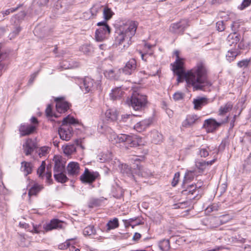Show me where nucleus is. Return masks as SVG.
I'll return each mask as SVG.
<instances>
[{"mask_svg":"<svg viewBox=\"0 0 251 251\" xmlns=\"http://www.w3.org/2000/svg\"><path fill=\"white\" fill-rule=\"evenodd\" d=\"M136 219L134 218H131L127 220H125V223L126 226H131V223L134 221H135Z\"/></svg>","mask_w":251,"mask_h":251,"instance_id":"obj_64","label":"nucleus"},{"mask_svg":"<svg viewBox=\"0 0 251 251\" xmlns=\"http://www.w3.org/2000/svg\"><path fill=\"white\" fill-rule=\"evenodd\" d=\"M76 123L74 117L68 116L63 119L62 124L58 129V133L60 138L65 141H69L74 134L72 125Z\"/></svg>","mask_w":251,"mask_h":251,"instance_id":"obj_3","label":"nucleus"},{"mask_svg":"<svg viewBox=\"0 0 251 251\" xmlns=\"http://www.w3.org/2000/svg\"><path fill=\"white\" fill-rule=\"evenodd\" d=\"M102 76L99 75L96 80L87 76L84 78L83 83L80 86V88L85 93L92 92L96 89H98L101 85V79Z\"/></svg>","mask_w":251,"mask_h":251,"instance_id":"obj_4","label":"nucleus"},{"mask_svg":"<svg viewBox=\"0 0 251 251\" xmlns=\"http://www.w3.org/2000/svg\"><path fill=\"white\" fill-rule=\"evenodd\" d=\"M184 96V93L178 91L173 95V98L175 101H177L183 99Z\"/></svg>","mask_w":251,"mask_h":251,"instance_id":"obj_44","label":"nucleus"},{"mask_svg":"<svg viewBox=\"0 0 251 251\" xmlns=\"http://www.w3.org/2000/svg\"><path fill=\"white\" fill-rule=\"evenodd\" d=\"M251 4V0H243L242 3L239 6L240 10H243L246 7L249 6Z\"/></svg>","mask_w":251,"mask_h":251,"instance_id":"obj_49","label":"nucleus"},{"mask_svg":"<svg viewBox=\"0 0 251 251\" xmlns=\"http://www.w3.org/2000/svg\"><path fill=\"white\" fill-rule=\"evenodd\" d=\"M176 61L173 65V71L177 76V81L180 83L184 80L188 87H193L194 91L202 90L205 87L211 85L208 79L207 69L203 63L199 62L192 69L185 72L183 69V59L179 56V51H175Z\"/></svg>","mask_w":251,"mask_h":251,"instance_id":"obj_1","label":"nucleus"},{"mask_svg":"<svg viewBox=\"0 0 251 251\" xmlns=\"http://www.w3.org/2000/svg\"><path fill=\"white\" fill-rule=\"evenodd\" d=\"M96 231L93 226H89L86 227L83 230V234L85 236H90L92 235H95Z\"/></svg>","mask_w":251,"mask_h":251,"instance_id":"obj_40","label":"nucleus"},{"mask_svg":"<svg viewBox=\"0 0 251 251\" xmlns=\"http://www.w3.org/2000/svg\"><path fill=\"white\" fill-rule=\"evenodd\" d=\"M55 101L56 110L59 113H64L69 108V103L63 97L56 98Z\"/></svg>","mask_w":251,"mask_h":251,"instance_id":"obj_12","label":"nucleus"},{"mask_svg":"<svg viewBox=\"0 0 251 251\" xmlns=\"http://www.w3.org/2000/svg\"><path fill=\"white\" fill-rule=\"evenodd\" d=\"M48 167L47 168L48 172L46 173L45 176L46 177V181L49 184H51L52 182V179H51V173L50 171H48Z\"/></svg>","mask_w":251,"mask_h":251,"instance_id":"obj_54","label":"nucleus"},{"mask_svg":"<svg viewBox=\"0 0 251 251\" xmlns=\"http://www.w3.org/2000/svg\"><path fill=\"white\" fill-rule=\"evenodd\" d=\"M187 26V21L183 20L178 23L172 24L170 26L169 30L174 34H182Z\"/></svg>","mask_w":251,"mask_h":251,"instance_id":"obj_10","label":"nucleus"},{"mask_svg":"<svg viewBox=\"0 0 251 251\" xmlns=\"http://www.w3.org/2000/svg\"><path fill=\"white\" fill-rule=\"evenodd\" d=\"M21 30V28L20 26H16L15 27V30L13 31V32L11 34H10V35H11V36L13 37V35H16L18 34Z\"/></svg>","mask_w":251,"mask_h":251,"instance_id":"obj_61","label":"nucleus"},{"mask_svg":"<svg viewBox=\"0 0 251 251\" xmlns=\"http://www.w3.org/2000/svg\"><path fill=\"white\" fill-rule=\"evenodd\" d=\"M35 145L31 139H27L23 145V149L26 155L30 154L34 151Z\"/></svg>","mask_w":251,"mask_h":251,"instance_id":"obj_19","label":"nucleus"},{"mask_svg":"<svg viewBox=\"0 0 251 251\" xmlns=\"http://www.w3.org/2000/svg\"><path fill=\"white\" fill-rule=\"evenodd\" d=\"M114 139L116 143H123L130 147H136L139 145L137 138L127 134H120L115 136Z\"/></svg>","mask_w":251,"mask_h":251,"instance_id":"obj_7","label":"nucleus"},{"mask_svg":"<svg viewBox=\"0 0 251 251\" xmlns=\"http://www.w3.org/2000/svg\"><path fill=\"white\" fill-rule=\"evenodd\" d=\"M135 116V115H129H129H127V114L123 115L122 116V120L123 122H126L127 120L128 119L132 120L133 119L132 118H134Z\"/></svg>","mask_w":251,"mask_h":251,"instance_id":"obj_59","label":"nucleus"},{"mask_svg":"<svg viewBox=\"0 0 251 251\" xmlns=\"http://www.w3.org/2000/svg\"><path fill=\"white\" fill-rule=\"evenodd\" d=\"M79 164L75 162H71L68 164L67 168V173L69 176H76L79 173Z\"/></svg>","mask_w":251,"mask_h":251,"instance_id":"obj_16","label":"nucleus"},{"mask_svg":"<svg viewBox=\"0 0 251 251\" xmlns=\"http://www.w3.org/2000/svg\"><path fill=\"white\" fill-rule=\"evenodd\" d=\"M216 27L217 30L219 31H222L224 30L225 26L224 22L223 21H220L217 22Z\"/></svg>","mask_w":251,"mask_h":251,"instance_id":"obj_52","label":"nucleus"},{"mask_svg":"<svg viewBox=\"0 0 251 251\" xmlns=\"http://www.w3.org/2000/svg\"><path fill=\"white\" fill-rule=\"evenodd\" d=\"M180 176V174L179 172H177L175 173L174 175V177L173 178V181L172 182V185L173 186L175 187L178 183L179 178Z\"/></svg>","mask_w":251,"mask_h":251,"instance_id":"obj_50","label":"nucleus"},{"mask_svg":"<svg viewBox=\"0 0 251 251\" xmlns=\"http://www.w3.org/2000/svg\"><path fill=\"white\" fill-rule=\"evenodd\" d=\"M100 9V6H94L92 7V8L90 10L91 14L92 16H96L97 14V13L98 12V11Z\"/></svg>","mask_w":251,"mask_h":251,"instance_id":"obj_57","label":"nucleus"},{"mask_svg":"<svg viewBox=\"0 0 251 251\" xmlns=\"http://www.w3.org/2000/svg\"><path fill=\"white\" fill-rule=\"evenodd\" d=\"M25 16V13L24 11H21L20 13H19L17 16V19L18 20L22 19H23Z\"/></svg>","mask_w":251,"mask_h":251,"instance_id":"obj_63","label":"nucleus"},{"mask_svg":"<svg viewBox=\"0 0 251 251\" xmlns=\"http://www.w3.org/2000/svg\"><path fill=\"white\" fill-rule=\"evenodd\" d=\"M100 201L99 200H93L90 203L89 206L90 207H93L94 206H98L100 205Z\"/></svg>","mask_w":251,"mask_h":251,"instance_id":"obj_56","label":"nucleus"},{"mask_svg":"<svg viewBox=\"0 0 251 251\" xmlns=\"http://www.w3.org/2000/svg\"><path fill=\"white\" fill-rule=\"evenodd\" d=\"M199 117L197 115H189L186 119L183 121L182 125L183 127H189L193 126L198 120Z\"/></svg>","mask_w":251,"mask_h":251,"instance_id":"obj_20","label":"nucleus"},{"mask_svg":"<svg viewBox=\"0 0 251 251\" xmlns=\"http://www.w3.org/2000/svg\"><path fill=\"white\" fill-rule=\"evenodd\" d=\"M124 92L121 89V87H117L112 89L110 96L113 100H116L121 98L124 95Z\"/></svg>","mask_w":251,"mask_h":251,"instance_id":"obj_26","label":"nucleus"},{"mask_svg":"<svg viewBox=\"0 0 251 251\" xmlns=\"http://www.w3.org/2000/svg\"><path fill=\"white\" fill-rule=\"evenodd\" d=\"M38 72H35L34 73H33V74H32L31 75H30V77L29 79V81H28V83H30V84H31L33 83V82L34 81V79H35V78L36 77L37 75H38Z\"/></svg>","mask_w":251,"mask_h":251,"instance_id":"obj_60","label":"nucleus"},{"mask_svg":"<svg viewBox=\"0 0 251 251\" xmlns=\"http://www.w3.org/2000/svg\"><path fill=\"white\" fill-rule=\"evenodd\" d=\"M43 187L41 185L38 184H34L29 190L28 195L29 197L31 196L36 195L41 190L43 189Z\"/></svg>","mask_w":251,"mask_h":251,"instance_id":"obj_35","label":"nucleus"},{"mask_svg":"<svg viewBox=\"0 0 251 251\" xmlns=\"http://www.w3.org/2000/svg\"><path fill=\"white\" fill-rule=\"evenodd\" d=\"M71 239L66 240V241L58 246V248L60 250L67 249L70 246V241Z\"/></svg>","mask_w":251,"mask_h":251,"instance_id":"obj_51","label":"nucleus"},{"mask_svg":"<svg viewBox=\"0 0 251 251\" xmlns=\"http://www.w3.org/2000/svg\"><path fill=\"white\" fill-rule=\"evenodd\" d=\"M138 23L134 21H127L118 28L115 34L114 45L120 47L121 50L127 48L131 44V38L135 35Z\"/></svg>","mask_w":251,"mask_h":251,"instance_id":"obj_2","label":"nucleus"},{"mask_svg":"<svg viewBox=\"0 0 251 251\" xmlns=\"http://www.w3.org/2000/svg\"><path fill=\"white\" fill-rule=\"evenodd\" d=\"M130 103L134 110H142L147 103V97L137 92H134L131 97Z\"/></svg>","mask_w":251,"mask_h":251,"instance_id":"obj_5","label":"nucleus"},{"mask_svg":"<svg viewBox=\"0 0 251 251\" xmlns=\"http://www.w3.org/2000/svg\"><path fill=\"white\" fill-rule=\"evenodd\" d=\"M239 51L235 50L228 51L226 54L227 60L230 62L233 60L239 54Z\"/></svg>","mask_w":251,"mask_h":251,"instance_id":"obj_39","label":"nucleus"},{"mask_svg":"<svg viewBox=\"0 0 251 251\" xmlns=\"http://www.w3.org/2000/svg\"><path fill=\"white\" fill-rule=\"evenodd\" d=\"M100 26L95 32V39L97 41L102 42L106 39L110 33V28L105 22H99L97 24Z\"/></svg>","mask_w":251,"mask_h":251,"instance_id":"obj_6","label":"nucleus"},{"mask_svg":"<svg viewBox=\"0 0 251 251\" xmlns=\"http://www.w3.org/2000/svg\"><path fill=\"white\" fill-rule=\"evenodd\" d=\"M46 163L45 161H42L41 165L37 170V173L39 177L42 176V174L44 173L45 170Z\"/></svg>","mask_w":251,"mask_h":251,"instance_id":"obj_46","label":"nucleus"},{"mask_svg":"<svg viewBox=\"0 0 251 251\" xmlns=\"http://www.w3.org/2000/svg\"><path fill=\"white\" fill-rule=\"evenodd\" d=\"M241 22L239 20L234 21L231 26L233 32H236L240 26Z\"/></svg>","mask_w":251,"mask_h":251,"instance_id":"obj_45","label":"nucleus"},{"mask_svg":"<svg viewBox=\"0 0 251 251\" xmlns=\"http://www.w3.org/2000/svg\"><path fill=\"white\" fill-rule=\"evenodd\" d=\"M135 169H136V166H134L132 170L128 165H125L122 167V172L123 174L133 178L135 182H137V178L135 176V173L134 171Z\"/></svg>","mask_w":251,"mask_h":251,"instance_id":"obj_21","label":"nucleus"},{"mask_svg":"<svg viewBox=\"0 0 251 251\" xmlns=\"http://www.w3.org/2000/svg\"><path fill=\"white\" fill-rule=\"evenodd\" d=\"M80 50L84 53L90 55L93 52V48L90 44H85L80 47Z\"/></svg>","mask_w":251,"mask_h":251,"instance_id":"obj_37","label":"nucleus"},{"mask_svg":"<svg viewBox=\"0 0 251 251\" xmlns=\"http://www.w3.org/2000/svg\"><path fill=\"white\" fill-rule=\"evenodd\" d=\"M74 0H59L56 5V8L59 6L63 9V11L67 10L73 4Z\"/></svg>","mask_w":251,"mask_h":251,"instance_id":"obj_23","label":"nucleus"},{"mask_svg":"<svg viewBox=\"0 0 251 251\" xmlns=\"http://www.w3.org/2000/svg\"><path fill=\"white\" fill-rule=\"evenodd\" d=\"M193 103L194 105V109L199 110L207 103V100L203 97L198 98V99H194Z\"/></svg>","mask_w":251,"mask_h":251,"instance_id":"obj_25","label":"nucleus"},{"mask_svg":"<svg viewBox=\"0 0 251 251\" xmlns=\"http://www.w3.org/2000/svg\"><path fill=\"white\" fill-rule=\"evenodd\" d=\"M105 115L108 121H115L118 118V113L115 109H109L106 111Z\"/></svg>","mask_w":251,"mask_h":251,"instance_id":"obj_24","label":"nucleus"},{"mask_svg":"<svg viewBox=\"0 0 251 251\" xmlns=\"http://www.w3.org/2000/svg\"><path fill=\"white\" fill-rule=\"evenodd\" d=\"M107 229L110 230L114 229L119 226L118 220L117 218H115L112 220H110L106 224Z\"/></svg>","mask_w":251,"mask_h":251,"instance_id":"obj_38","label":"nucleus"},{"mask_svg":"<svg viewBox=\"0 0 251 251\" xmlns=\"http://www.w3.org/2000/svg\"><path fill=\"white\" fill-rule=\"evenodd\" d=\"M196 185L192 184L189 185L185 190L182 191V193L183 194H193L195 192V190L196 189Z\"/></svg>","mask_w":251,"mask_h":251,"instance_id":"obj_43","label":"nucleus"},{"mask_svg":"<svg viewBox=\"0 0 251 251\" xmlns=\"http://www.w3.org/2000/svg\"><path fill=\"white\" fill-rule=\"evenodd\" d=\"M46 114L48 117H52L53 116L52 112V108L50 104H49L46 109Z\"/></svg>","mask_w":251,"mask_h":251,"instance_id":"obj_55","label":"nucleus"},{"mask_svg":"<svg viewBox=\"0 0 251 251\" xmlns=\"http://www.w3.org/2000/svg\"><path fill=\"white\" fill-rule=\"evenodd\" d=\"M62 222L58 219H53L46 225L44 226V228L46 231L51 230L57 228H62Z\"/></svg>","mask_w":251,"mask_h":251,"instance_id":"obj_18","label":"nucleus"},{"mask_svg":"<svg viewBox=\"0 0 251 251\" xmlns=\"http://www.w3.org/2000/svg\"><path fill=\"white\" fill-rule=\"evenodd\" d=\"M136 68V61L135 59L132 58L126 64L122 71L125 75H130L135 71Z\"/></svg>","mask_w":251,"mask_h":251,"instance_id":"obj_13","label":"nucleus"},{"mask_svg":"<svg viewBox=\"0 0 251 251\" xmlns=\"http://www.w3.org/2000/svg\"><path fill=\"white\" fill-rule=\"evenodd\" d=\"M20 6H21V5H19L16 8H10L9 9H8L5 10V11H2L1 13L3 14V16L8 15L10 13H13V12L16 11V10H17L20 8Z\"/></svg>","mask_w":251,"mask_h":251,"instance_id":"obj_47","label":"nucleus"},{"mask_svg":"<svg viewBox=\"0 0 251 251\" xmlns=\"http://www.w3.org/2000/svg\"><path fill=\"white\" fill-rule=\"evenodd\" d=\"M232 219L231 217L228 214L223 215L216 219L217 222L219 225H223Z\"/></svg>","mask_w":251,"mask_h":251,"instance_id":"obj_36","label":"nucleus"},{"mask_svg":"<svg viewBox=\"0 0 251 251\" xmlns=\"http://www.w3.org/2000/svg\"><path fill=\"white\" fill-rule=\"evenodd\" d=\"M159 247L162 251H168L170 249L169 240L163 239L160 241L159 243Z\"/></svg>","mask_w":251,"mask_h":251,"instance_id":"obj_34","label":"nucleus"},{"mask_svg":"<svg viewBox=\"0 0 251 251\" xmlns=\"http://www.w3.org/2000/svg\"><path fill=\"white\" fill-rule=\"evenodd\" d=\"M194 177V173L193 172H187L184 176L183 185H184L185 183L190 182L193 179Z\"/></svg>","mask_w":251,"mask_h":251,"instance_id":"obj_42","label":"nucleus"},{"mask_svg":"<svg viewBox=\"0 0 251 251\" xmlns=\"http://www.w3.org/2000/svg\"><path fill=\"white\" fill-rule=\"evenodd\" d=\"M250 62V59H244V60L239 61L237 63V65L240 68L247 67L249 65Z\"/></svg>","mask_w":251,"mask_h":251,"instance_id":"obj_48","label":"nucleus"},{"mask_svg":"<svg viewBox=\"0 0 251 251\" xmlns=\"http://www.w3.org/2000/svg\"><path fill=\"white\" fill-rule=\"evenodd\" d=\"M97 172L90 171L86 168L83 174L80 176V180L83 183H91L99 176Z\"/></svg>","mask_w":251,"mask_h":251,"instance_id":"obj_9","label":"nucleus"},{"mask_svg":"<svg viewBox=\"0 0 251 251\" xmlns=\"http://www.w3.org/2000/svg\"><path fill=\"white\" fill-rule=\"evenodd\" d=\"M80 141L78 139H75L73 144L69 143L62 147L64 153L67 155H70L76 151V146H79Z\"/></svg>","mask_w":251,"mask_h":251,"instance_id":"obj_14","label":"nucleus"},{"mask_svg":"<svg viewBox=\"0 0 251 251\" xmlns=\"http://www.w3.org/2000/svg\"><path fill=\"white\" fill-rule=\"evenodd\" d=\"M228 120V116L226 117L224 120L219 122H217L215 119H209L205 120L203 126L205 127L209 131H213L222 124L227 122Z\"/></svg>","mask_w":251,"mask_h":251,"instance_id":"obj_8","label":"nucleus"},{"mask_svg":"<svg viewBox=\"0 0 251 251\" xmlns=\"http://www.w3.org/2000/svg\"><path fill=\"white\" fill-rule=\"evenodd\" d=\"M113 14L114 13L109 8L106 7L103 9V15L105 20L107 21L110 19Z\"/></svg>","mask_w":251,"mask_h":251,"instance_id":"obj_41","label":"nucleus"},{"mask_svg":"<svg viewBox=\"0 0 251 251\" xmlns=\"http://www.w3.org/2000/svg\"><path fill=\"white\" fill-rule=\"evenodd\" d=\"M227 40L230 45L236 44L240 41V36L236 32H233L228 36Z\"/></svg>","mask_w":251,"mask_h":251,"instance_id":"obj_33","label":"nucleus"},{"mask_svg":"<svg viewBox=\"0 0 251 251\" xmlns=\"http://www.w3.org/2000/svg\"><path fill=\"white\" fill-rule=\"evenodd\" d=\"M233 107L231 102H227L224 105L221 106L219 110V115L221 116L230 111Z\"/></svg>","mask_w":251,"mask_h":251,"instance_id":"obj_31","label":"nucleus"},{"mask_svg":"<svg viewBox=\"0 0 251 251\" xmlns=\"http://www.w3.org/2000/svg\"><path fill=\"white\" fill-rule=\"evenodd\" d=\"M36 129L35 125H23L20 126L19 131L21 136H25L33 133Z\"/></svg>","mask_w":251,"mask_h":251,"instance_id":"obj_17","label":"nucleus"},{"mask_svg":"<svg viewBox=\"0 0 251 251\" xmlns=\"http://www.w3.org/2000/svg\"><path fill=\"white\" fill-rule=\"evenodd\" d=\"M199 154L202 157H206L209 155V152L207 149L203 148L200 150Z\"/></svg>","mask_w":251,"mask_h":251,"instance_id":"obj_53","label":"nucleus"},{"mask_svg":"<svg viewBox=\"0 0 251 251\" xmlns=\"http://www.w3.org/2000/svg\"><path fill=\"white\" fill-rule=\"evenodd\" d=\"M118 71L117 69H110L105 70L104 72V76L109 79H117V74Z\"/></svg>","mask_w":251,"mask_h":251,"instance_id":"obj_27","label":"nucleus"},{"mask_svg":"<svg viewBox=\"0 0 251 251\" xmlns=\"http://www.w3.org/2000/svg\"><path fill=\"white\" fill-rule=\"evenodd\" d=\"M215 161V159H213L209 161H197L196 162V166L198 169L203 171L206 169L207 166L211 165Z\"/></svg>","mask_w":251,"mask_h":251,"instance_id":"obj_29","label":"nucleus"},{"mask_svg":"<svg viewBox=\"0 0 251 251\" xmlns=\"http://www.w3.org/2000/svg\"><path fill=\"white\" fill-rule=\"evenodd\" d=\"M151 137L152 138V142L155 144H159L163 139L162 135L156 130L151 131Z\"/></svg>","mask_w":251,"mask_h":251,"instance_id":"obj_28","label":"nucleus"},{"mask_svg":"<svg viewBox=\"0 0 251 251\" xmlns=\"http://www.w3.org/2000/svg\"><path fill=\"white\" fill-rule=\"evenodd\" d=\"M21 169L25 176L30 174L32 171V165L31 163L23 161L21 163Z\"/></svg>","mask_w":251,"mask_h":251,"instance_id":"obj_30","label":"nucleus"},{"mask_svg":"<svg viewBox=\"0 0 251 251\" xmlns=\"http://www.w3.org/2000/svg\"><path fill=\"white\" fill-rule=\"evenodd\" d=\"M54 162V173L65 172L66 161L60 156H54L53 158Z\"/></svg>","mask_w":251,"mask_h":251,"instance_id":"obj_11","label":"nucleus"},{"mask_svg":"<svg viewBox=\"0 0 251 251\" xmlns=\"http://www.w3.org/2000/svg\"><path fill=\"white\" fill-rule=\"evenodd\" d=\"M64 172H60L54 173V177L55 179L58 182L65 183L67 180L68 178L64 174Z\"/></svg>","mask_w":251,"mask_h":251,"instance_id":"obj_32","label":"nucleus"},{"mask_svg":"<svg viewBox=\"0 0 251 251\" xmlns=\"http://www.w3.org/2000/svg\"><path fill=\"white\" fill-rule=\"evenodd\" d=\"M134 171L138 177L148 178L152 176V173L150 170L138 164H136V169H135Z\"/></svg>","mask_w":251,"mask_h":251,"instance_id":"obj_15","label":"nucleus"},{"mask_svg":"<svg viewBox=\"0 0 251 251\" xmlns=\"http://www.w3.org/2000/svg\"><path fill=\"white\" fill-rule=\"evenodd\" d=\"M49 0H35V2L40 6H45Z\"/></svg>","mask_w":251,"mask_h":251,"instance_id":"obj_58","label":"nucleus"},{"mask_svg":"<svg viewBox=\"0 0 251 251\" xmlns=\"http://www.w3.org/2000/svg\"><path fill=\"white\" fill-rule=\"evenodd\" d=\"M151 124V121L146 119L138 122L134 126V129L137 131L141 132L144 131Z\"/></svg>","mask_w":251,"mask_h":251,"instance_id":"obj_22","label":"nucleus"},{"mask_svg":"<svg viewBox=\"0 0 251 251\" xmlns=\"http://www.w3.org/2000/svg\"><path fill=\"white\" fill-rule=\"evenodd\" d=\"M40 226H33V229H32L31 231L32 232H34L36 233H39L40 232V230H39Z\"/></svg>","mask_w":251,"mask_h":251,"instance_id":"obj_62","label":"nucleus"}]
</instances>
